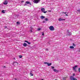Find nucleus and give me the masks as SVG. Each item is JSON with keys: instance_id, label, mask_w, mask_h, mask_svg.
Here are the masks:
<instances>
[{"instance_id": "nucleus-1", "label": "nucleus", "mask_w": 80, "mask_h": 80, "mask_svg": "<svg viewBox=\"0 0 80 80\" xmlns=\"http://www.w3.org/2000/svg\"><path fill=\"white\" fill-rule=\"evenodd\" d=\"M41 11L42 12L44 13H46L47 12V11H45V9L43 8L41 9Z\"/></svg>"}, {"instance_id": "nucleus-2", "label": "nucleus", "mask_w": 80, "mask_h": 80, "mask_svg": "<svg viewBox=\"0 0 80 80\" xmlns=\"http://www.w3.org/2000/svg\"><path fill=\"white\" fill-rule=\"evenodd\" d=\"M40 2V0H34L33 1V2L34 3H38Z\"/></svg>"}, {"instance_id": "nucleus-3", "label": "nucleus", "mask_w": 80, "mask_h": 80, "mask_svg": "<svg viewBox=\"0 0 80 80\" xmlns=\"http://www.w3.org/2000/svg\"><path fill=\"white\" fill-rule=\"evenodd\" d=\"M49 28L51 31H53L55 30L54 27L53 26H50Z\"/></svg>"}, {"instance_id": "nucleus-4", "label": "nucleus", "mask_w": 80, "mask_h": 80, "mask_svg": "<svg viewBox=\"0 0 80 80\" xmlns=\"http://www.w3.org/2000/svg\"><path fill=\"white\" fill-rule=\"evenodd\" d=\"M67 35H68V36H70V35H72V33L70 32L69 30H68L67 31Z\"/></svg>"}, {"instance_id": "nucleus-5", "label": "nucleus", "mask_w": 80, "mask_h": 80, "mask_svg": "<svg viewBox=\"0 0 80 80\" xmlns=\"http://www.w3.org/2000/svg\"><path fill=\"white\" fill-rule=\"evenodd\" d=\"M70 79L71 80H77V79L73 77V76H71L70 77Z\"/></svg>"}, {"instance_id": "nucleus-6", "label": "nucleus", "mask_w": 80, "mask_h": 80, "mask_svg": "<svg viewBox=\"0 0 80 80\" xmlns=\"http://www.w3.org/2000/svg\"><path fill=\"white\" fill-rule=\"evenodd\" d=\"M78 67V66L76 65L74 66V67L72 68L74 71L76 72H77V70H76V68H77V67Z\"/></svg>"}, {"instance_id": "nucleus-7", "label": "nucleus", "mask_w": 80, "mask_h": 80, "mask_svg": "<svg viewBox=\"0 0 80 80\" xmlns=\"http://www.w3.org/2000/svg\"><path fill=\"white\" fill-rule=\"evenodd\" d=\"M8 1L7 0H5L4 1V2H3L4 5H7L8 4Z\"/></svg>"}, {"instance_id": "nucleus-8", "label": "nucleus", "mask_w": 80, "mask_h": 80, "mask_svg": "<svg viewBox=\"0 0 80 80\" xmlns=\"http://www.w3.org/2000/svg\"><path fill=\"white\" fill-rule=\"evenodd\" d=\"M44 64H47L48 66H50V65H52V63H49L47 62H44Z\"/></svg>"}, {"instance_id": "nucleus-9", "label": "nucleus", "mask_w": 80, "mask_h": 80, "mask_svg": "<svg viewBox=\"0 0 80 80\" xmlns=\"http://www.w3.org/2000/svg\"><path fill=\"white\" fill-rule=\"evenodd\" d=\"M30 28L31 29L29 31V33H32V32H33V31H32L33 28L32 27H30Z\"/></svg>"}, {"instance_id": "nucleus-10", "label": "nucleus", "mask_w": 80, "mask_h": 80, "mask_svg": "<svg viewBox=\"0 0 80 80\" xmlns=\"http://www.w3.org/2000/svg\"><path fill=\"white\" fill-rule=\"evenodd\" d=\"M59 21H62L63 20H65V19H63L62 18H60L58 19Z\"/></svg>"}, {"instance_id": "nucleus-11", "label": "nucleus", "mask_w": 80, "mask_h": 80, "mask_svg": "<svg viewBox=\"0 0 80 80\" xmlns=\"http://www.w3.org/2000/svg\"><path fill=\"white\" fill-rule=\"evenodd\" d=\"M53 70L55 72H56L57 73L58 72H59V70H57V69H53Z\"/></svg>"}, {"instance_id": "nucleus-12", "label": "nucleus", "mask_w": 80, "mask_h": 80, "mask_svg": "<svg viewBox=\"0 0 80 80\" xmlns=\"http://www.w3.org/2000/svg\"><path fill=\"white\" fill-rule=\"evenodd\" d=\"M40 18H41V19H43V18H45V17L43 16H41L40 17Z\"/></svg>"}, {"instance_id": "nucleus-13", "label": "nucleus", "mask_w": 80, "mask_h": 80, "mask_svg": "<svg viewBox=\"0 0 80 80\" xmlns=\"http://www.w3.org/2000/svg\"><path fill=\"white\" fill-rule=\"evenodd\" d=\"M27 43H24L23 44V46L24 47H27Z\"/></svg>"}, {"instance_id": "nucleus-14", "label": "nucleus", "mask_w": 80, "mask_h": 80, "mask_svg": "<svg viewBox=\"0 0 80 80\" xmlns=\"http://www.w3.org/2000/svg\"><path fill=\"white\" fill-rule=\"evenodd\" d=\"M26 3H27V4H31V3H30V2H28V1H27L26 2Z\"/></svg>"}, {"instance_id": "nucleus-15", "label": "nucleus", "mask_w": 80, "mask_h": 80, "mask_svg": "<svg viewBox=\"0 0 80 80\" xmlns=\"http://www.w3.org/2000/svg\"><path fill=\"white\" fill-rule=\"evenodd\" d=\"M63 13L66 14V13H67V12H61V15L63 14Z\"/></svg>"}, {"instance_id": "nucleus-16", "label": "nucleus", "mask_w": 80, "mask_h": 80, "mask_svg": "<svg viewBox=\"0 0 80 80\" xmlns=\"http://www.w3.org/2000/svg\"><path fill=\"white\" fill-rule=\"evenodd\" d=\"M70 48H71V49H72L73 48H74V47L73 46H70L69 47Z\"/></svg>"}, {"instance_id": "nucleus-17", "label": "nucleus", "mask_w": 80, "mask_h": 80, "mask_svg": "<svg viewBox=\"0 0 80 80\" xmlns=\"http://www.w3.org/2000/svg\"><path fill=\"white\" fill-rule=\"evenodd\" d=\"M17 24H18V25H20V22H17L16 23Z\"/></svg>"}, {"instance_id": "nucleus-18", "label": "nucleus", "mask_w": 80, "mask_h": 80, "mask_svg": "<svg viewBox=\"0 0 80 80\" xmlns=\"http://www.w3.org/2000/svg\"><path fill=\"white\" fill-rule=\"evenodd\" d=\"M15 63H18H18L17 62H13L14 64H15Z\"/></svg>"}, {"instance_id": "nucleus-19", "label": "nucleus", "mask_w": 80, "mask_h": 80, "mask_svg": "<svg viewBox=\"0 0 80 80\" xmlns=\"http://www.w3.org/2000/svg\"><path fill=\"white\" fill-rule=\"evenodd\" d=\"M66 78H65V77H64L62 78V80H66Z\"/></svg>"}, {"instance_id": "nucleus-20", "label": "nucleus", "mask_w": 80, "mask_h": 80, "mask_svg": "<svg viewBox=\"0 0 80 80\" xmlns=\"http://www.w3.org/2000/svg\"><path fill=\"white\" fill-rule=\"evenodd\" d=\"M45 20H46V21H48V19L47 18H46Z\"/></svg>"}, {"instance_id": "nucleus-21", "label": "nucleus", "mask_w": 80, "mask_h": 80, "mask_svg": "<svg viewBox=\"0 0 80 80\" xmlns=\"http://www.w3.org/2000/svg\"><path fill=\"white\" fill-rule=\"evenodd\" d=\"M19 57L20 58H22V55H20L19 56Z\"/></svg>"}, {"instance_id": "nucleus-22", "label": "nucleus", "mask_w": 80, "mask_h": 80, "mask_svg": "<svg viewBox=\"0 0 80 80\" xmlns=\"http://www.w3.org/2000/svg\"><path fill=\"white\" fill-rule=\"evenodd\" d=\"M51 67L52 69H54V68H55V67H54L51 66Z\"/></svg>"}, {"instance_id": "nucleus-23", "label": "nucleus", "mask_w": 80, "mask_h": 80, "mask_svg": "<svg viewBox=\"0 0 80 80\" xmlns=\"http://www.w3.org/2000/svg\"><path fill=\"white\" fill-rule=\"evenodd\" d=\"M78 71L80 73V68H78Z\"/></svg>"}, {"instance_id": "nucleus-24", "label": "nucleus", "mask_w": 80, "mask_h": 80, "mask_svg": "<svg viewBox=\"0 0 80 80\" xmlns=\"http://www.w3.org/2000/svg\"><path fill=\"white\" fill-rule=\"evenodd\" d=\"M2 13H5V11H4V10H3L2 12Z\"/></svg>"}, {"instance_id": "nucleus-25", "label": "nucleus", "mask_w": 80, "mask_h": 80, "mask_svg": "<svg viewBox=\"0 0 80 80\" xmlns=\"http://www.w3.org/2000/svg\"><path fill=\"white\" fill-rule=\"evenodd\" d=\"M72 46H73V47H75V44L74 43H73Z\"/></svg>"}, {"instance_id": "nucleus-26", "label": "nucleus", "mask_w": 80, "mask_h": 80, "mask_svg": "<svg viewBox=\"0 0 80 80\" xmlns=\"http://www.w3.org/2000/svg\"><path fill=\"white\" fill-rule=\"evenodd\" d=\"M41 30V29L40 28H39L38 29V30Z\"/></svg>"}, {"instance_id": "nucleus-27", "label": "nucleus", "mask_w": 80, "mask_h": 80, "mask_svg": "<svg viewBox=\"0 0 80 80\" xmlns=\"http://www.w3.org/2000/svg\"><path fill=\"white\" fill-rule=\"evenodd\" d=\"M27 43H28V44H31V43L30 42H28Z\"/></svg>"}, {"instance_id": "nucleus-28", "label": "nucleus", "mask_w": 80, "mask_h": 80, "mask_svg": "<svg viewBox=\"0 0 80 80\" xmlns=\"http://www.w3.org/2000/svg\"><path fill=\"white\" fill-rule=\"evenodd\" d=\"M78 12H80V9H79L78 10H77Z\"/></svg>"}, {"instance_id": "nucleus-29", "label": "nucleus", "mask_w": 80, "mask_h": 80, "mask_svg": "<svg viewBox=\"0 0 80 80\" xmlns=\"http://www.w3.org/2000/svg\"><path fill=\"white\" fill-rule=\"evenodd\" d=\"M30 74H31V76H33V74H32L31 73H30Z\"/></svg>"}, {"instance_id": "nucleus-30", "label": "nucleus", "mask_w": 80, "mask_h": 80, "mask_svg": "<svg viewBox=\"0 0 80 80\" xmlns=\"http://www.w3.org/2000/svg\"><path fill=\"white\" fill-rule=\"evenodd\" d=\"M46 51H48V49L47 48L46 49Z\"/></svg>"}, {"instance_id": "nucleus-31", "label": "nucleus", "mask_w": 80, "mask_h": 80, "mask_svg": "<svg viewBox=\"0 0 80 80\" xmlns=\"http://www.w3.org/2000/svg\"><path fill=\"white\" fill-rule=\"evenodd\" d=\"M72 75H73V76H75V73H72Z\"/></svg>"}, {"instance_id": "nucleus-32", "label": "nucleus", "mask_w": 80, "mask_h": 80, "mask_svg": "<svg viewBox=\"0 0 80 80\" xmlns=\"http://www.w3.org/2000/svg\"><path fill=\"white\" fill-rule=\"evenodd\" d=\"M42 35L43 36L44 35V33H43L42 34Z\"/></svg>"}, {"instance_id": "nucleus-33", "label": "nucleus", "mask_w": 80, "mask_h": 80, "mask_svg": "<svg viewBox=\"0 0 80 80\" xmlns=\"http://www.w3.org/2000/svg\"><path fill=\"white\" fill-rule=\"evenodd\" d=\"M28 42V41H25V42H27H27Z\"/></svg>"}, {"instance_id": "nucleus-34", "label": "nucleus", "mask_w": 80, "mask_h": 80, "mask_svg": "<svg viewBox=\"0 0 80 80\" xmlns=\"http://www.w3.org/2000/svg\"><path fill=\"white\" fill-rule=\"evenodd\" d=\"M45 22L44 21H43V23H45Z\"/></svg>"}, {"instance_id": "nucleus-35", "label": "nucleus", "mask_w": 80, "mask_h": 80, "mask_svg": "<svg viewBox=\"0 0 80 80\" xmlns=\"http://www.w3.org/2000/svg\"><path fill=\"white\" fill-rule=\"evenodd\" d=\"M3 68H5V66H3Z\"/></svg>"}, {"instance_id": "nucleus-36", "label": "nucleus", "mask_w": 80, "mask_h": 80, "mask_svg": "<svg viewBox=\"0 0 80 80\" xmlns=\"http://www.w3.org/2000/svg\"><path fill=\"white\" fill-rule=\"evenodd\" d=\"M66 16H68V15H67V14H66Z\"/></svg>"}, {"instance_id": "nucleus-37", "label": "nucleus", "mask_w": 80, "mask_h": 80, "mask_svg": "<svg viewBox=\"0 0 80 80\" xmlns=\"http://www.w3.org/2000/svg\"><path fill=\"white\" fill-rule=\"evenodd\" d=\"M14 79H15V80H17V79L16 78H14Z\"/></svg>"}, {"instance_id": "nucleus-38", "label": "nucleus", "mask_w": 80, "mask_h": 80, "mask_svg": "<svg viewBox=\"0 0 80 80\" xmlns=\"http://www.w3.org/2000/svg\"><path fill=\"white\" fill-rule=\"evenodd\" d=\"M24 6H25V5H26V4H25L24 5Z\"/></svg>"}, {"instance_id": "nucleus-39", "label": "nucleus", "mask_w": 80, "mask_h": 80, "mask_svg": "<svg viewBox=\"0 0 80 80\" xmlns=\"http://www.w3.org/2000/svg\"><path fill=\"white\" fill-rule=\"evenodd\" d=\"M79 52H80V49L79 50Z\"/></svg>"}, {"instance_id": "nucleus-40", "label": "nucleus", "mask_w": 80, "mask_h": 80, "mask_svg": "<svg viewBox=\"0 0 80 80\" xmlns=\"http://www.w3.org/2000/svg\"><path fill=\"white\" fill-rule=\"evenodd\" d=\"M5 28H7V26H5Z\"/></svg>"}, {"instance_id": "nucleus-41", "label": "nucleus", "mask_w": 80, "mask_h": 80, "mask_svg": "<svg viewBox=\"0 0 80 80\" xmlns=\"http://www.w3.org/2000/svg\"><path fill=\"white\" fill-rule=\"evenodd\" d=\"M49 12H51V11H49Z\"/></svg>"}, {"instance_id": "nucleus-42", "label": "nucleus", "mask_w": 80, "mask_h": 80, "mask_svg": "<svg viewBox=\"0 0 80 80\" xmlns=\"http://www.w3.org/2000/svg\"><path fill=\"white\" fill-rule=\"evenodd\" d=\"M14 59H15V58H14Z\"/></svg>"}]
</instances>
